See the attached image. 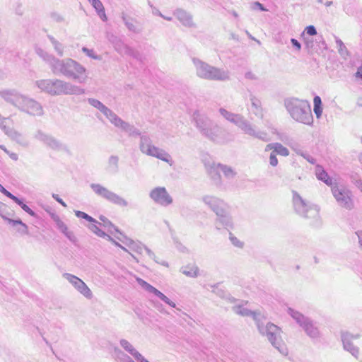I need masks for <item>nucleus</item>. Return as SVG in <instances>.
<instances>
[{
  "label": "nucleus",
  "instance_id": "e2e57ef3",
  "mask_svg": "<svg viewBox=\"0 0 362 362\" xmlns=\"http://www.w3.org/2000/svg\"><path fill=\"white\" fill-rule=\"evenodd\" d=\"M6 118L1 117L0 116V128L4 131V132L6 134V131H8L10 128L6 127Z\"/></svg>",
  "mask_w": 362,
  "mask_h": 362
},
{
  "label": "nucleus",
  "instance_id": "5fc2aeb1",
  "mask_svg": "<svg viewBox=\"0 0 362 362\" xmlns=\"http://www.w3.org/2000/svg\"><path fill=\"white\" fill-rule=\"evenodd\" d=\"M138 281L139 283V284L147 291H148L149 293H152V291H153L154 290V288L153 286H151V284H148L147 282H146L145 281L139 279H138Z\"/></svg>",
  "mask_w": 362,
  "mask_h": 362
},
{
  "label": "nucleus",
  "instance_id": "39448f33",
  "mask_svg": "<svg viewBox=\"0 0 362 362\" xmlns=\"http://www.w3.org/2000/svg\"><path fill=\"white\" fill-rule=\"evenodd\" d=\"M266 317L261 319L257 325L261 335L266 337L270 344L283 356L288 354V350L281 339V329L272 322H266Z\"/></svg>",
  "mask_w": 362,
  "mask_h": 362
},
{
  "label": "nucleus",
  "instance_id": "c756f323",
  "mask_svg": "<svg viewBox=\"0 0 362 362\" xmlns=\"http://www.w3.org/2000/svg\"><path fill=\"white\" fill-rule=\"evenodd\" d=\"M315 174L318 180L324 182L327 185H332V179L328 175L327 173L321 165H317L316 166Z\"/></svg>",
  "mask_w": 362,
  "mask_h": 362
},
{
  "label": "nucleus",
  "instance_id": "20e7f679",
  "mask_svg": "<svg viewBox=\"0 0 362 362\" xmlns=\"http://www.w3.org/2000/svg\"><path fill=\"white\" fill-rule=\"evenodd\" d=\"M284 106L293 119L308 126L313 125L310 105L305 100L291 98L284 100Z\"/></svg>",
  "mask_w": 362,
  "mask_h": 362
},
{
  "label": "nucleus",
  "instance_id": "f8f14e48",
  "mask_svg": "<svg viewBox=\"0 0 362 362\" xmlns=\"http://www.w3.org/2000/svg\"><path fill=\"white\" fill-rule=\"evenodd\" d=\"M332 192L337 204L342 208L351 210L354 207L352 192L343 185L332 187Z\"/></svg>",
  "mask_w": 362,
  "mask_h": 362
},
{
  "label": "nucleus",
  "instance_id": "09e8293b",
  "mask_svg": "<svg viewBox=\"0 0 362 362\" xmlns=\"http://www.w3.org/2000/svg\"><path fill=\"white\" fill-rule=\"evenodd\" d=\"M37 54L41 57L45 61L47 62L49 66H51V60L49 59L48 57H53L51 54H49L46 52H45L43 49L38 48L36 49Z\"/></svg>",
  "mask_w": 362,
  "mask_h": 362
},
{
  "label": "nucleus",
  "instance_id": "2eb2a0df",
  "mask_svg": "<svg viewBox=\"0 0 362 362\" xmlns=\"http://www.w3.org/2000/svg\"><path fill=\"white\" fill-rule=\"evenodd\" d=\"M63 276L84 297L92 298V291L81 279L69 273H64Z\"/></svg>",
  "mask_w": 362,
  "mask_h": 362
},
{
  "label": "nucleus",
  "instance_id": "f3484780",
  "mask_svg": "<svg viewBox=\"0 0 362 362\" xmlns=\"http://www.w3.org/2000/svg\"><path fill=\"white\" fill-rule=\"evenodd\" d=\"M111 123L116 127L121 129L122 131L128 134L129 136L136 137L141 136V132L134 125L124 121L119 116L116 115Z\"/></svg>",
  "mask_w": 362,
  "mask_h": 362
},
{
  "label": "nucleus",
  "instance_id": "680f3d73",
  "mask_svg": "<svg viewBox=\"0 0 362 362\" xmlns=\"http://www.w3.org/2000/svg\"><path fill=\"white\" fill-rule=\"evenodd\" d=\"M305 31L306 33L310 36H313L317 35V30L315 26L313 25H308L305 28Z\"/></svg>",
  "mask_w": 362,
  "mask_h": 362
},
{
  "label": "nucleus",
  "instance_id": "de8ad7c7",
  "mask_svg": "<svg viewBox=\"0 0 362 362\" xmlns=\"http://www.w3.org/2000/svg\"><path fill=\"white\" fill-rule=\"evenodd\" d=\"M229 239L231 243L236 247L243 248L244 246V243L238 240L235 236L233 235V233H229Z\"/></svg>",
  "mask_w": 362,
  "mask_h": 362
},
{
  "label": "nucleus",
  "instance_id": "2f4dec72",
  "mask_svg": "<svg viewBox=\"0 0 362 362\" xmlns=\"http://www.w3.org/2000/svg\"><path fill=\"white\" fill-rule=\"evenodd\" d=\"M218 170L228 180L234 178L237 174L231 167L223 164H218Z\"/></svg>",
  "mask_w": 362,
  "mask_h": 362
},
{
  "label": "nucleus",
  "instance_id": "1a4fd4ad",
  "mask_svg": "<svg viewBox=\"0 0 362 362\" xmlns=\"http://www.w3.org/2000/svg\"><path fill=\"white\" fill-rule=\"evenodd\" d=\"M293 206L296 214L305 218H317L320 208L317 205L309 204L296 192L293 191Z\"/></svg>",
  "mask_w": 362,
  "mask_h": 362
},
{
  "label": "nucleus",
  "instance_id": "9b49d317",
  "mask_svg": "<svg viewBox=\"0 0 362 362\" xmlns=\"http://www.w3.org/2000/svg\"><path fill=\"white\" fill-rule=\"evenodd\" d=\"M92 190L98 196L105 199V200L122 207L128 206V202L117 194L109 190L105 187L100 185L92 183L90 185Z\"/></svg>",
  "mask_w": 362,
  "mask_h": 362
},
{
  "label": "nucleus",
  "instance_id": "6e6d98bb",
  "mask_svg": "<svg viewBox=\"0 0 362 362\" xmlns=\"http://www.w3.org/2000/svg\"><path fill=\"white\" fill-rule=\"evenodd\" d=\"M138 281L139 283V284L147 291H148L149 293H152V291H153L154 290V288L153 286H151V284H148L147 282H146L145 281L139 279H138Z\"/></svg>",
  "mask_w": 362,
  "mask_h": 362
},
{
  "label": "nucleus",
  "instance_id": "c85d7f7f",
  "mask_svg": "<svg viewBox=\"0 0 362 362\" xmlns=\"http://www.w3.org/2000/svg\"><path fill=\"white\" fill-rule=\"evenodd\" d=\"M217 219L216 221V228L220 229L219 226H222L225 228L229 230L233 228V222L231 217L228 214V210L222 213L221 215H216Z\"/></svg>",
  "mask_w": 362,
  "mask_h": 362
},
{
  "label": "nucleus",
  "instance_id": "37998d69",
  "mask_svg": "<svg viewBox=\"0 0 362 362\" xmlns=\"http://www.w3.org/2000/svg\"><path fill=\"white\" fill-rule=\"evenodd\" d=\"M220 170H218V165L215 169H211L210 170V175L211 179L214 181V183L217 186L221 185V180L220 175Z\"/></svg>",
  "mask_w": 362,
  "mask_h": 362
},
{
  "label": "nucleus",
  "instance_id": "473e14b6",
  "mask_svg": "<svg viewBox=\"0 0 362 362\" xmlns=\"http://www.w3.org/2000/svg\"><path fill=\"white\" fill-rule=\"evenodd\" d=\"M122 18L124 23L125 24V25L127 26L129 31L133 32L134 33H141V30L134 24V20L133 18H127L124 13H122Z\"/></svg>",
  "mask_w": 362,
  "mask_h": 362
},
{
  "label": "nucleus",
  "instance_id": "393cba45",
  "mask_svg": "<svg viewBox=\"0 0 362 362\" xmlns=\"http://www.w3.org/2000/svg\"><path fill=\"white\" fill-rule=\"evenodd\" d=\"M233 311L242 316H250L255 321L256 325L261 319H264V316L260 312L252 311L243 306H235L233 308Z\"/></svg>",
  "mask_w": 362,
  "mask_h": 362
},
{
  "label": "nucleus",
  "instance_id": "ddd939ff",
  "mask_svg": "<svg viewBox=\"0 0 362 362\" xmlns=\"http://www.w3.org/2000/svg\"><path fill=\"white\" fill-rule=\"evenodd\" d=\"M34 138L41 141L45 146L53 151L69 152V148L66 145L42 130H37L34 135Z\"/></svg>",
  "mask_w": 362,
  "mask_h": 362
},
{
  "label": "nucleus",
  "instance_id": "c9c22d12",
  "mask_svg": "<svg viewBox=\"0 0 362 362\" xmlns=\"http://www.w3.org/2000/svg\"><path fill=\"white\" fill-rule=\"evenodd\" d=\"M115 49L120 54H125L127 52L126 48H129V46L125 45L121 40L115 38V40L112 41Z\"/></svg>",
  "mask_w": 362,
  "mask_h": 362
},
{
  "label": "nucleus",
  "instance_id": "5701e85b",
  "mask_svg": "<svg viewBox=\"0 0 362 362\" xmlns=\"http://www.w3.org/2000/svg\"><path fill=\"white\" fill-rule=\"evenodd\" d=\"M119 344L121 346L138 362H149L127 340L122 339L119 341Z\"/></svg>",
  "mask_w": 362,
  "mask_h": 362
},
{
  "label": "nucleus",
  "instance_id": "7c9ffc66",
  "mask_svg": "<svg viewBox=\"0 0 362 362\" xmlns=\"http://www.w3.org/2000/svg\"><path fill=\"white\" fill-rule=\"evenodd\" d=\"M93 7L95 9L98 15L103 21H107V16L105 12L104 6L100 0H91L90 1Z\"/></svg>",
  "mask_w": 362,
  "mask_h": 362
},
{
  "label": "nucleus",
  "instance_id": "338daca9",
  "mask_svg": "<svg viewBox=\"0 0 362 362\" xmlns=\"http://www.w3.org/2000/svg\"><path fill=\"white\" fill-rule=\"evenodd\" d=\"M252 8L254 10L259 9L262 11H267L264 6L258 1L253 3Z\"/></svg>",
  "mask_w": 362,
  "mask_h": 362
},
{
  "label": "nucleus",
  "instance_id": "79ce46f5",
  "mask_svg": "<svg viewBox=\"0 0 362 362\" xmlns=\"http://www.w3.org/2000/svg\"><path fill=\"white\" fill-rule=\"evenodd\" d=\"M126 49L127 50L125 53V55L130 56L141 62L143 61V56L140 52H139L138 50H136L130 47H129V48H126Z\"/></svg>",
  "mask_w": 362,
  "mask_h": 362
},
{
  "label": "nucleus",
  "instance_id": "69168bd1",
  "mask_svg": "<svg viewBox=\"0 0 362 362\" xmlns=\"http://www.w3.org/2000/svg\"><path fill=\"white\" fill-rule=\"evenodd\" d=\"M302 157L311 164H315L316 162V160L307 152H305Z\"/></svg>",
  "mask_w": 362,
  "mask_h": 362
},
{
  "label": "nucleus",
  "instance_id": "423d86ee",
  "mask_svg": "<svg viewBox=\"0 0 362 362\" xmlns=\"http://www.w3.org/2000/svg\"><path fill=\"white\" fill-rule=\"evenodd\" d=\"M192 62L197 76L202 79L219 81L230 79V72L228 70L211 66L197 58H192Z\"/></svg>",
  "mask_w": 362,
  "mask_h": 362
},
{
  "label": "nucleus",
  "instance_id": "f704fd0d",
  "mask_svg": "<svg viewBox=\"0 0 362 362\" xmlns=\"http://www.w3.org/2000/svg\"><path fill=\"white\" fill-rule=\"evenodd\" d=\"M99 218L103 222L101 223V226H104L105 228H107L108 232H110V233H112L113 231H116L118 233H121L118 230V228L114 224H112V223L110 221H109L105 216H100Z\"/></svg>",
  "mask_w": 362,
  "mask_h": 362
},
{
  "label": "nucleus",
  "instance_id": "a18cd8bd",
  "mask_svg": "<svg viewBox=\"0 0 362 362\" xmlns=\"http://www.w3.org/2000/svg\"><path fill=\"white\" fill-rule=\"evenodd\" d=\"M53 221H54L57 228L64 233L67 229L68 227L61 220V218L57 215H52V216Z\"/></svg>",
  "mask_w": 362,
  "mask_h": 362
},
{
  "label": "nucleus",
  "instance_id": "052dcab7",
  "mask_svg": "<svg viewBox=\"0 0 362 362\" xmlns=\"http://www.w3.org/2000/svg\"><path fill=\"white\" fill-rule=\"evenodd\" d=\"M0 192L1 193H3L5 196H6L7 197H8L11 199H12L13 201L16 197V196L13 195L10 192L6 190L1 185H0Z\"/></svg>",
  "mask_w": 362,
  "mask_h": 362
},
{
  "label": "nucleus",
  "instance_id": "4468645a",
  "mask_svg": "<svg viewBox=\"0 0 362 362\" xmlns=\"http://www.w3.org/2000/svg\"><path fill=\"white\" fill-rule=\"evenodd\" d=\"M202 200L216 215H221L222 213L228 209L227 204L218 197L205 195L202 198Z\"/></svg>",
  "mask_w": 362,
  "mask_h": 362
},
{
  "label": "nucleus",
  "instance_id": "13d9d810",
  "mask_svg": "<svg viewBox=\"0 0 362 362\" xmlns=\"http://www.w3.org/2000/svg\"><path fill=\"white\" fill-rule=\"evenodd\" d=\"M138 281L139 283V284L147 291H148L149 293H152V291H153L154 290V288L153 286H151V284H148L147 282H146L145 281L139 279H138Z\"/></svg>",
  "mask_w": 362,
  "mask_h": 362
},
{
  "label": "nucleus",
  "instance_id": "864d4df0",
  "mask_svg": "<svg viewBox=\"0 0 362 362\" xmlns=\"http://www.w3.org/2000/svg\"><path fill=\"white\" fill-rule=\"evenodd\" d=\"M71 243H73L74 245H76L77 243V238L75 236L73 231L69 230L67 229L64 233H63Z\"/></svg>",
  "mask_w": 362,
  "mask_h": 362
},
{
  "label": "nucleus",
  "instance_id": "a19ab883",
  "mask_svg": "<svg viewBox=\"0 0 362 362\" xmlns=\"http://www.w3.org/2000/svg\"><path fill=\"white\" fill-rule=\"evenodd\" d=\"M18 205H19L21 209L28 213L29 215L33 217H37L36 213L32 210L28 205L23 203V200L21 199H19L18 197H16L13 200Z\"/></svg>",
  "mask_w": 362,
  "mask_h": 362
},
{
  "label": "nucleus",
  "instance_id": "6ab92c4d",
  "mask_svg": "<svg viewBox=\"0 0 362 362\" xmlns=\"http://www.w3.org/2000/svg\"><path fill=\"white\" fill-rule=\"evenodd\" d=\"M341 337L344 350L349 351L353 356L357 358L359 354V349L351 342L354 334L348 332H341Z\"/></svg>",
  "mask_w": 362,
  "mask_h": 362
},
{
  "label": "nucleus",
  "instance_id": "72a5a7b5",
  "mask_svg": "<svg viewBox=\"0 0 362 362\" xmlns=\"http://www.w3.org/2000/svg\"><path fill=\"white\" fill-rule=\"evenodd\" d=\"M182 274L187 276L194 278L199 274V268L194 265H187L181 268Z\"/></svg>",
  "mask_w": 362,
  "mask_h": 362
},
{
  "label": "nucleus",
  "instance_id": "774afa93",
  "mask_svg": "<svg viewBox=\"0 0 362 362\" xmlns=\"http://www.w3.org/2000/svg\"><path fill=\"white\" fill-rule=\"evenodd\" d=\"M291 42L293 45V47H295V49L298 51H300V49H301V45L300 43L296 40V39H294V38H291Z\"/></svg>",
  "mask_w": 362,
  "mask_h": 362
},
{
  "label": "nucleus",
  "instance_id": "f257e3e1",
  "mask_svg": "<svg viewBox=\"0 0 362 362\" xmlns=\"http://www.w3.org/2000/svg\"><path fill=\"white\" fill-rule=\"evenodd\" d=\"M0 97L7 103L13 105L22 112L32 116H42L43 108L35 99L24 95L14 88L0 90Z\"/></svg>",
  "mask_w": 362,
  "mask_h": 362
},
{
  "label": "nucleus",
  "instance_id": "0eeeda50",
  "mask_svg": "<svg viewBox=\"0 0 362 362\" xmlns=\"http://www.w3.org/2000/svg\"><path fill=\"white\" fill-rule=\"evenodd\" d=\"M194 120L196 127L203 136L211 141L219 142L221 128L215 122L199 112L194 114Z\"/></svg>",
  "mask_w": 362,
  "mask_h": 362
},
{
  "label": "nucleus",
  "instance_id": "4c0bfd02",
  "mask_svg": "<svg viewBox=\"0 0 362 362\" xmlns=\"http://www.w3.org/2000/svg\"><path fill=\"white\" fill-rule=\"evenodd\" d=\"M314 109L313 111L317 117L320 118L322 113V100L320 96L316 95L313 99Z\"/></svg>",
  "mask_w": 362,
  "mask_h": 362
},
{
  "label": "nucleus",
  "instance_id": "7ed1b4c3",
  "mask_svg": "<svg viewBox=\"0 0 362 362\" xmlns=\"http://www.w3.org/2000/svg\"><path fill=\"white\" fill-rule=\"evenodd\" d=\"M36 86L41 91L50 95H83L85 90L78 86L60 79H42L35 81Z\"/></svg>",
  "mask_w": 362,
  "mask_h": 362
},
{
  "label": "nucleus",
  "instance_id": "4d7b16f0",
  "mask_svg": "<svg viewBox=\"0 0 362 362\" xmlns=\"http://www.w3.org/2000/svg\"><path fill=\"white\" fill-rule=\"evenodd\" d=\"M138 281L139 283V284L147 291H148L149 293H152V291H153L154 290V288L153 286H151V284H148L147 282H146L145 281L139 279H138Z\"/></svg>",
  "mask_w": 362,
  "mask_h": 362
},
{
  "label": "nucleus",
  "instance_id": "bb28decb",
  "mask_svg": "<svg viewBox=\"0 0 362 362\" xmlns=\"http://www.w3.org/2000/svg\"><path fill=\"white\" fill-rule=\"evenodd\" d=\"M174 15L184 26L190 28L194 25L192 16L185 11L177 9L174 12Z\"/></svg>",
  "mask_w": 362,
  "mask_h": 362
},
{
  "label": "nucleus",
  "instance_id": "8fccbe9b",
  "mask_svg": "<svg viewBox=\"0 0 362 362\" xmlns=\"http://www.w3.org/2000/svg\"><path fill=\"white\" fill-rule=\"evenodd\" d=\"M50 17L56 23H65L64 17L57 12L51 13Z\"/></svg>",
  "mask_w": 362,
  "mask_h": 362
},
{
  "label": "nucleus",
  "instance_id": "cd10ccee",
  "mask_svg": "<svg viewBox=\"0 0 362 362\" xmlns=\"http://www.w3.org/2000/svg\"><path fill=\"white\" fill-rule=\"evenodd\" d=\"M6 134L22 146L27 147L29 145L28 140L21 133L13 129L10 128L6 131Z\"/></svg>",
  "mask_w": 362,
  "mask_h": 362
},
{
  "label": "nucleus",
  "instance_id": "a211bd4d",
  "mask_svg": "<svg viewBox=\"0 0 362 362\" xmlns=\"http://www.w3.org/2000/svg\"><path fill=\"white\" fill-rule=\"evenodd\" d=\"M219 112L226 119L238 126L242 131L248 122L242 115L230 112L224 108H220Z\"/></svg>",
  "mask_w": 362,
  "mask_h": 362
},
{
  "label": "nucleus",
  "instance_id": "bf43d9fd",
  "mask_svg": "<svg viewBox=\"0 0 362 362\" xmlns=\"http://www.w3.org/2000/svg\"><path fill=\"white\" fill-rule=\"evenodd\" d=\"M269 164L273 167H275L278 165V159L276 158V154L274 151H272L270 153Z\"/></svg>",
  "mask_w": 362,
  "mask_h": 362
},
{
  "label": "nucleus",
  "instance_id": "58836bf2",
  "mask_svg": "<svg viewBox=\"0 0 362 362\" xmlns=\"http://www.w3.org/2000/svg\"><path fill=\"white\" fill-rule=\"evenodd\" d=\"M119 157L111 156L108 159V170L112 173L118 171Z\"/></svg>",
  "mask_w": 362,
  "mask_h": 362
},
{
  "label": "nucleus",
  "instance_id": "c03bdc74",
  "mask_svg": "<svg viewBox=\"0 0 362 362\" xmlns=\"http://www.w3.org/2000/svg\"><path fill=\"white\" fill-rule=\"evenodd\" d=\"M276 154L288 156L289 155V151L287 148L281 144L276 142L275 149L274 151Z\"/></svg>",
  "mask_w": 362,
  "mask_h": 362
},
{
  "label": "nucleus",
  "instance_id": "4be33fe9",
  "mask_svg": "<svg viewBox=\"0 0 362 362\" xmlns=\"http://www.w3.org/2000/svg\"><path fill=\"white\" fill-rule=\"evenodd\" d=\"M243 132L251 136L257 138L262 141L267 142L270 138L266 132L256 131L253 125L248 121Z\"/></svg>",
  "mask_w": 362,
  "mask_h": 362
},
{
  "label": "nucleus",
  "instance_id": "b1692460",
  "mask_svg": "<svg viewBox=\"0 0 362 362\" xmlns=\"http://www.w3.org/2000/svg\"><path fill=\"white\" fill-rule=\"evenodd\" d=\"M101 226V223L97 221V223H92L88 226V228L93 232L95 234H96L98 236L106 238L107 240L111 241L113 244L119 247L123 250L127 252V250L121 245L119 243L116 242L110 235L105 233L103 230H102L98 226Z\"/></svg>",
  "mask_w": 362,
  "mask_h": 362
},
{
  "label": "nucleus",
  "instance_id": "9d476101",
  "mask_svg": "<svg viewBox=\"0 0 362 362\" xmlns=\"http://www.w3.org/2000/svg\"><path fill=\"white\" fill-rule=\"evenodd\" d=\"M288 313L296 322V323L303 329L308 337L313 339L320 337V333L319 329L317 327L316 323L311 319L291 308L288 309Z\"/></svg>",
  "mask_w": 362,
  "mask_h": 362
},
{
  "label": "nucleus",
  "instance_id": "aec40b11",
  "mask_svg": "<svg viewBox=\"0 0 362 362\" xmlns=\"http://www.w3.org/2000/svg\"><path fill=\"white\" fill-rule=\"evenodd\" d=\"M119 235L121 237L117 236L116 238L125 245H127L131 250L135 252L141 254L143 250H145V247H147L141 242H135L134 240L123 235L122 233H119Z\"/></svg>",
  "mask_w": 362,
  "mask_h": 362
},
{
  "label": "nucleus",
  "instance_id": "0e129e2a",
  "mask_svg": "<svg viewBox=\"0 0 362 362\" xmlns=\"http://www.w3.org/2000/svg\"><path fill=\"white\" fill-rule=\"evenodd\" d=\"M6 209V205L0 202V216L4 220H7L8 217L5 216V211Z\"/></svg>",
  "mask_w": 362,
  "mask_h": 362
},
{
  "label": "nucleus",
  "instance_id": "412c9836",
  "mask_svg": "<svg viewBox=\"0 0 362 362\" xmlns=\"http://www.w3.org/2000/svg\"><path fill=\"white\" fill-rule=\"evenodd\" d=\"M88 103L93 107L97 108L100 110L111 122L113 120V118L117 115L112 110L106 107L104 104H103L100 101L95 98H88Z\"/></svg>",
  "mask_w": 362,
  "mask_h": 362
},
{
  "label": "nucleus",
  "instance_id": "49530a36",
  "mask_svg": "<svg viewBox=\"0 0 362 362\" xmlns=\"http://www.w3.org/2000/svg\"><path fill=\"white\" fill-rule=\"evenodd\" d=\"M145 251L150 258L153 259L157 264H160L164 267H168V263L165 261H159L153 252H152L148 247H145Z\"/></svg>",
  "mask_w": 362,
  "mask_h": 362
},
{
  "label": "nucleus",
  "instance_id": "3c124183",
  "mask_svg": "<svg viewBox=\"0 0 362 362\" xmlns=\"http://www.w3.org/2000/svg\"><path fill=\"white\" fill-rule=\"evenodd\" d=\"M82 52L91 59H100V57L95 54L93 49L83 47L82 48Z\"/></svg>",
  "mask_w": 362,
  "mask_h": 362
},
{
  "label": "nucleus",
  "instance_id": "a878e982",
  "mask_svg": "<svg viewBox=\"0 0 362 362\" xmlns=\"http://www.w3.org/2000/svg\"><path fill=\"white\" fill-rule=\"evenodd\" d=\"M250 100L251 103V105L248 110L257 117L259 119H263L264 110L262 106L261 100L252 94L250 95Z\"/></svg>",
  "mask_w": 362,
  "mask_h": 362
},
{
  "label": "nucleus",
  "instance_id": "603ef678",
  "mask_svg": "<svg viewBox=\"0 0 362 362\" xmlns=\"http://www.w3.org/2000/svg\"><path fill=\"white\" fill-rule=\"evenodd\" d=\"M336 44L338 47V51H339V54L343 55V54H344V53L347 52V49H346V46L344 45V44L340 39H339V38L336 39Z\"/></svg>",
  "mask_w": 362,
  "mask_h": 362
},
{
  "label": "nucleus",
  "instance_id": "6e6552de",
  "mask_svg": "<svg viewBox=\"0 0 362 362\" xmlns=\"http://www.w3.org/2000/svg\"><path fill=\"white\" fill-rule=\"evenodd\" d=\"M139 149L141 153L148 156L155 157L168 163L172 161L170 154L165 150L154 146L151 139L146 134H142L140 136Z\"/></svg>",
  "mask_w": 362,
  "mask_h": 362
},
{
  "label": "nucleus",
  "instance_id": "ea45409f",
  "mask_svg": "<svg viewBox=\"0 0 362 362\" xmlns=\"http://www.w3.org/2000/svg\"><path fill=\"white\" fill-rule=\"evenodd\" d=\"M6 221H8V223L11 224L13 226H15L16 225H21V226H22L23 228V230H18V231L19 233H21V234H25V235L28 234V226L25 223H24L21 219L14 220V219L8 218V219Z\"/></svg>",
  "mask_w": 362,
  "mask_h": 362
},
{
  "label": "nucleus",
  "instance_id": "e433bc0d",
  "mask_svg": "<svg viewBox=\"0 0 362 362\" xmlns=\"http://www.w3.org/2000/svg\"><path fill=\"white\" fill-rule=\"evenodd\" d=\"M48 39L50 40L52 44L54 50L57 53L59 57H62L64 54V46L62 43H60L58 40H57L53 36L48 35Z\"/></svg>",
  "mask_w": 362,
  "mask_h": 362
},
{
  "label": "nucleus",
  "instance_id": "dca6fc26",
  "mask_svg": "<svg viewBox=\"0 0 362 362\" xmlns=\"http://www.w3.org/2000/svg\"><path fill=\"white\" fill-rule=\"evenodd\" d=\"M149 196L156 204L163 206H167L173 203L172 197L163 187L153 189Z\"/></svg>",
  "mask_w": 362,
  "mask_h": 362
},
{
  "label": "nucleus",
  "instance_id": "f03ea898",
  "mask_svg": "<svg viewBox=\"0 0 362 362\" xmlns=\"http://www.w3.org/2000/svg\"><path fill=\"white\" fill-rule=\"evenodd\" d=\"M48 57L51 60V69L53 74L56 75L62 74L80 83H83L86 81V70L78 62L70 58L59 59L55 57Z\"/></svg>",
  "mask_w": 362,
  "mask_h": 362
}]
</instances>
